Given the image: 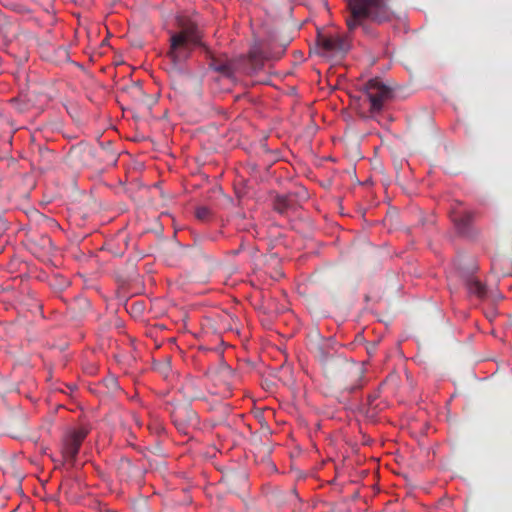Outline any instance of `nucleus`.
Wrapping results in <instances>:
<instances>
[{
  "instance_id": "ddd939ff",
  "label": "nucleus",
  "mask_w": 512,
  "mask_h": 512,
  "mask_svg": "<svg viewBox=\"0 0 512 512\" xmlns=\"http://www.w3.org/2000/svg\"><path fill=\"white\" fill-rule=\"evenodd\" d=\"M125 89H131L133 92L137 94H142V86L140 82H132L131 85L129 87H126Z\"/></svg>"
},
{
  "instance_id": "9b49d317",
  "label": "nucleus",
  "mask_w": 512,
  "mask_h": 512,
  "mask_svg": "<svg viewBox=\"0 0 512 512\" xmlns=\"http://www.w3.org/2000/svg\"><path fill=\"white\" fill-rule=\"evenodd\" d=\"M363 371L360 370L359 371V374L357 376V378L353 381V383L345 386L342 391H341V395L342 397H346V396H349V395H352V394H355L357 393L359 390L362 389L363 385H364V381H363Z\"/></svg>"
},
{
  "instance_id": "f257e3e1",
  "label": "nucleus",
  "mask_w": 512,
  "mask_h": 512,
  "mask_svg": "<svg viewBox=\"0 0 512 512\" xmlns=\"http://www.w3.org/2000/svg\"><path fill=\"white\" fill-rule=\"evenodd\" d=\"M349 16L346 25L349 32L361 28L363 34L371 39L379 35L376 25L391 22L394 12L389 7V0H346Z\"/></svg>"
},
{
  "instance_id": "1a4fd4ad",
  "label": "nucleus",
  "mask_w": 512,
  "mask_h": 512,
  "mask_svg": "<svg viewBox=\"0 0 512 512\" xmlns=\"http://www.w3.org/2000/svg\"><path fill=\"white\" fill-rule=\"evenodd\" d=\"M209 68L215 72H218L227 79L234 78L233 65L231 64V62L227 60H220L216 57H211V60L209 62Z\"/></svg>"
},
{
  "instance_id": "39448f33",
  "label": "nucleus",
  "mask_w": 512,
  "mask_h": 512,
  "mask_svg": "<svg viewBox=\"0 0 512 512\" xmlns=\"http://www.w3.org/2000/svg\"><path fill=\"white\" fill-rule=\"evenodd\" d=\"M89 430L85 426L69 429L62 439V454L72 465L75 463L81 445L87 437Z\"/></svg>"
},
{
  "instance_id": "423d86ee",
  "label": "nucleus",
  "mask_w": 512,
  "mask_h": 512,
  "mask_svg": "<svg viewBox=\"0 0 512 512\" xmlns=\"http://www.w3.org/2000/svg\"><path fill=\"white\" fill-rule=\"evenodd\" d=\"M319 45L328 53H347L350 50V44L346 38L335 36H324L319 39Z\"/></svg>"
},
{
  "instance_id": "f03ea898",
  "label": "nucleus",
  "mask_w": 512,
  "mask_h": 512,
  "mask_svg": "<svg viewBox=\"0 0 512 512\" xmlns=\"http://www.w3.org/2000/svg\"><path fill=\"white\" fill-rule=\"evenodd\" d=\"M177 24L178 31H169L170 45L167 57L174 68L183 72L184 65L190 59L196 47H203L206 51H208V48L202 42V33L195 20L180 15L177 17Z\"/></svg>"
},
{
  "instance_id": "9d476101",
  "label": "nucleus",
  "mask_w": 512,
  "mask_h": 512,
  "mask_svg": "<svg viewBox=\"0 0 512 512\" xmlns=\"http://www.w3.org/2000/svg\"><path fill=\"white\" fill-rule=\"evenodd\" d=\"M273 208L280 215H286L289 211L295 209L293 196L290 194L277 195L274 199Z\"/></svg>"
},
{
  "instance_id": "f8f14e48",
  "label": "nucleus",
  "mask_w": 512,
  "mask_h": 512,
  "mask_svg": "<svg viewBox=\"0 0 512 512\" xmlns=\"http://www.w3.org/2000/svg\"><path fill=\"white\" fill-rule=\"evenodd\" d=\"M211 214V210L206 206H199L195 210V217L203 222L207 221L210 218Z\"/></svg>"
},
{
  "instance_id": "20e7f679",
  "label": "nucleus",
  "mask_w": 512,
  "mask_h": 512,
  "mask_svg": "<svg viewBox=\"0 0 512 512\" xmlns=\"http://www.w3.org/2000/svg\"><path fill=\"white\" fill-rule=\"evenodd\" d=\"M363 92L370 103L369 111L372 117L380 114L385 103L394 97L393 90L379 78L369 79L363 86Z\"/></svg>"
},
{
  "instance_id": "7ed1b4c3",
  "label": "nucleus",
  "mask_w": 512,
  "mask_h": 512,
  "mask_svg": "<svg viewBox=\"0 0 512 512\" xmlns=\"http://www.w3.org/2000/svg\"><path fill=\"white\" fill-rule=\"evenodd\" d=\"M284 51L283 47L272 49L269 45L256 42L250 47L247 56L243 57L241 69L247 75H255L263 70L266 61L280 59Z\"/></svg>"
},
{
  "instance_id": "4468645a",
  "label": "nucleus",
  "mask_w": 512,
  "mask_h": 512,
  "mask_svg": "<svg viewBox=\"0 0 512 512\" xmlns=\"http://www.w3.org/2000/svg\"><path fill=\"white\" fill-rule=\"evenodd\" d=\"M378 398L377 394H369L367 396V406L371 407L374 401Z\"/></svg>"
},
{
  "instance_id": "6e6552de",
  "label": "nucleus",
  "mask_w": 512,
  "mask_h": 512,
  "mask_svg": "<svg viewBox=\"0 0 512 512\" xmlns=\"http://www.w3.org/2000/svg\"><path fill=\"white\" fill-rule=\"evenodd\" d=\"M461 277L470 296L481 300L487 297V287L479 279L468 273H463Z\"/></svg>"
},
{
  "instance_id": "dca6fc26",
  "label": "nucleus",
  "mask_w": 512,
  "mask_h": 512,
  "mask_svg": "<svg viewBox=\"0 0 512 512\" xmlns=\"http://www.w3.org/2000/svg\"><path fill=\"white\" fill-rule=\"evenodd\" d=\"M240 251H241V247L239 249L231 251V254L235 256V255H238L240 253Z\"/></svg>"
},
{
  "instance_id": "0eeeda50",
  "label": "nucleus",
  "mask_w": 512,
  "mask_h": 512,
  "mask_svg": "<svg viewBox=\"0 0 512 512\" xmlns=\"http://www.w3.org/2000/svg\"><path fill=\"white\" fill-rule=\"evenodd\" d=\"M474 213L472 211H465L459 216H453L452 221L457 233L460 236L472 238L475 236L473 229Z\"/></svg>"
},
{
  "instance_id": "2eb2a0df",
  "label": "nucleus",
  "mask_w": 512,
  "mask_h": 512,
  "mask_svg": "<svg viewBox=\"0 0 512 512\" xmlns=\"http://www.w3.org/2000/svg\"><path fill=\"white\" fill-rule=\"evenodd\" d=\"M132 418H133V421L135 422V424H136L137 426H139V427H140V426H142V422L140 421V419H139L138 415L133 414V415H132Z\"/></svg>"
}]
</instances>
